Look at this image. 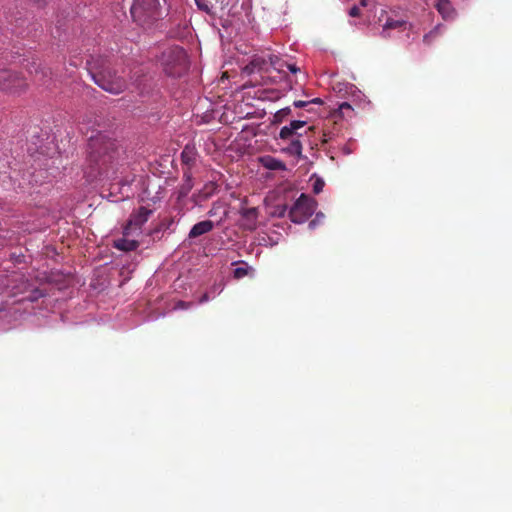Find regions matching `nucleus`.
Segmentation results:
<instances>
[{"instance_id": "2eb2a0df", "label": "nucleus", "mask_w": 512, "mask_h": 512, "mask_svg": "<svg viewBox=\"0 0 512 512\" xmlns=\"http://www.w3.org/2000/svg\"><path fill=\"white\" fill-rule=\"evenodd\" d=\"M406 25H407V22L404 20H395L392 18H388L382 26V31H381L380 35L382 38L387 39L390 37V30L400 29V28L405 29Z\"/></svg>"}, {"instance_id": "5701e85b", "label": "nucleus", "mask_w": 512, "mask_h": 512, "mask_svg": "<svg viewBox=\"0 0 512 512\" xmlns=\"http://www.w3.org/2000/svg\"><path fill=\"white\" fill-rule=\"evenodd\" d=\"M324 185V181L321 178H317L313 183V192L319 194L323 190Z\"/></svg>"}, {"instance_id": "ddd939ff", "label": "nucleus", "mask_w": 512, "mask_h": 512, "mask_svg": "<svg viewBox=\"0 0 512 512\" xmlns=\"http://www.w3.org/2000/svg\"><path fill=\"white\" fill-rule=\"evenodd\" d=\"M435 8L444 20L454 19L456 12L449 0H437Z\"/></svg>"}, {"instance_id": "6ab92c4d", "label": "nucleus", "mask_w": 512, "mask_h": 512, "mask_svg": "<svg viewBox=\"0 0 512 512\" xmlns=\"http://www.w3.org/2000/svg\"><path fill=\"white\" fill-rule=\"evenodd\" d=\"M440 28L441 26L437 25L429 33L425 34L423 42L427 45H431L432 42L441 34Z\"/></svg>"}, {"instance_id": "1a4fd4ad", "label": "nucleus", "mask_w": 512, "mask_h": 512, "mask_svg": "<svg viewBox=\"0 0 512 512\" xmlns=\"http://www.w3.org/2000/svg\"><path fill=\"white\" fill-rule=\"evenodd\" d=\"M182 171L183 173L187 170L193 172L198 159V152L194 146L186 145L180 155Z\"/></svg>"}, {"instance_id": "39448f33", "label": "nucleus", "mask_w": 512, "mask_h": 512, "mask_svg": "<svg viewBox=\"0 0 512 512\" xmlns=\"http://www.w3.org/2000/svg\"><path fill=\"white\" fill-rule=\"evenodd\" d=\"M158 0H134L130 12L133 20L145 25L158 17Z\"/></svg>"}, {"instance_id": "f257e3e1", "label": "nucleus", "mask_w": 512, "mask_h": 512, "mask_svg": "<svg viewBox=\"0 0 512 512\" xmlns=\"http://www.w3.org/2000/svg\"><path fill=\"white\" fill-rule=\"evenodd\" d=\"M119 156V149L114 140L97 131L88 137V162L91 167L90 176L97 177L109 172L112 164Z\"/></svg>"}, {"instance_id": "0eeeda50", "label": "nucleus", "mask_w": 512, "mask_h": 512, "mask_svg": "<svg viewBox=\"0 0 512 512\" xmlns=\"http://www.w3.org/2000/svg\"><path fill=\"white\" fill-rule=\"evenodd\" d=\"M26 70L36 85L45 88H49L51 86L53 78L50 68L42 66L41 63L33 60L26 65Z\"/></svg>"}, {"instance_id": "2f4dec72", "label": "nucleus", "mask_w": 512, "mask_h": 512, "mask_svg": "<svg viewBox=\"0 0 512 512\" xmlns=\"http://www.w3.org/2000/svg\"><path fill=\"white\" fill-rule=\"evenodd\" d=\"M80 130L85 133V134H88V131H89V127L87 124H85L84 122L81 123V127H80Z\"/></svg>"}, {"instance_id": "ea45409f", "label": "nucleus", "mask_w": 512, "mask_h": 512, "mask_svg": "<svg viewBox=\"0 0 512 512\" xmlns=\"http://www.w3.org/2000/svg\"><path fill=\"white\" fill-rule=\"evenodd\" d=\"M5 243H0V248L4 247Z\"/></svg>"}, {"instance_id": "4be33fe9", "label": "nucleus", "mask_w": 512, "mask_h": 512, "mask_svg": "<svg viewBox=\"0 0 512 512\" xmlns=\"http://www.w3.org/2000/svg\"><path fill=\"white\" fill-rule=\"evenodd\" d=\"M288 212H289L288 206L286 204H284V205L275 206L272 214L276 217L283 218L286 216V214H288Z\"/></svg>"}, {"instance_id": "393cba45", "label": "nucleus", "mask_w": 512, "mask_h": 512, "mask_svg": "<svg viewBox=\"0 0 512 512\" xmlns=\"http://www.w3.org/2000/svg\"><path fill=\"white\" fill-rule=\"evenodd\" d=\"M234 277L236 279H241L243 277H245L247 274H248V271L246 268L244 267H237L235 270H234Z\"/></svg>"}, {"instance_id": "473e14b6", "label": "nucleus", "mask_w": 512, "mask_h": 512, "mask_svg": "<svg viewBox=\"0 0 512 512\" xmlns=\"http://www.w3.org/2000/svg\"><path fill=\"white\" fill-rule=\"evenodd\" d=\"M208 300H209V295H208V293H204V294L201 296V298L199 299V302H200V303H205V302H207Z\"/></svg>"}, {"instance_id": "7c9ffc66", "label": "nucleus", "mask_w": 512, "mask_h": 512, "mask_svg": "<svg viewBox=\"0 0 512 512\" xmlns=\"http://www.w3.org/2000/svg\"><path fill=\"white\" fill-rule=\"evenodd\" d=\"M287 68H288L292 73H296V72H298V71H299V68H298V67H296V65H295V64H288V65H287Z\"/></svg>"}, {"instance_id": "423d86ee", "label": "nucleus", "mask_w": 512, "mask_h": 512, "mask_svg": "<svg viewBox=\"0 0 512 512\" xmlns=\"http://www.w3.org/2000/svg\"><path fill=\"white\" fill-rule=\"evenodd\" d=\"M28 88L26 78L19 72L0 68V90L20 94Z\"/></svg>"}, {"instance_id": "72a5a7b5", "label": "nucleus", "mask_w": 512, "mask_h": 512, "mask_svg": "<svg viewBox=\"0 0 512 512\" xmlns=\"http://www.w3.org/2000/svg\"><path fill=\"white\" fill-rule=\"evenodd\" d=\"M309 102H311V104H318V105L323 104V100L321 98H314V99L310 100Z\"/></svg>"}, {"instance_id": "4468645a", "label": "nucleus", "mask_w": 512, "mask_h": 512, "mask_svg": "<svg viewBox=\"0 0 512 512\" xmlns=\"http://www.w3.org/2000/svg\"><path fill=\"white\" fill-rule=\"evenodd\" d=\"M113 246L120 251L131 252L139 247V242L137 240L128 239L127 236L123 234L122 238L114 240Z\"/></svg>"}, {"instance_id": "7ed1b4c3", "label": "nucleus", "mask_w": 512, "mask_h": 512, "mask_svg": "<svg viewBox=\"0 0 512 512\" xmlns=\"http://www.w3.org/2000/svg\"><path fill=\"white\" fill-rule=\"evenodd\" d=\"M159 62L164 73L170 77H181L188 70L187 55L179 46L165 48L159 57Z\"/></svg>"}, {"instance_id": "9b49d317", "label": "nucleus", "mask_w": 512, "mask_h": 512, "mask_svg": "<svg viewBox=\"0 0 512 512\" xmlns=\"http://www.w3.org/2000/svg\"><path fill=\"white\" fill-rule=\"evenodd\" d=\"M305 124H306V122L302 121V120L291 121L289 125L281 128V130L279 132V138L281 140H287V141L295 139L297 137V135H299L297 133V131L300 128L304 127Z\"/></svg>"}, {"instance_id": "6e6552de", "label": "nucleus", "mask_w": 512, "mask_h": 512, "mask_svg": "<svg viewBox=\"0 0 512 512\" xmlns=\"http://www.w3.org/2000/svg\"><path fill=\"white\" fill-rule=\"evenodd\" d=\"M152 214L153 210L144 206L134 210L131 213L127 224L124 226L123 234L125 236H129L133 231L140 230L142 226L149 220Z\"/></svg>"}, {"instance_id": "c756f323", "label": "nucleus", "mask_w": 512, "mask_h": 512, "mask_svg": "<svg viewBox=\"0 0 512 512\" xmlns=\"http://www.w3.org/2000/svg\"><path fill=\"white\" fill-rule=\"evenodd\" d=\"M189 306H190V303H187L184 301H179L176 305V308L187 309Z\"/></svg>"}, {"instance_id": "f3484780", "label": "nucleus", "mask_w": 512, "mask_h": 512, "mask_svg": "<svg viewBox=\"0 0 512 512\" xmlns=\"http://www.w3.org/2000/svg\"><path fill=\"white\" fill-rule=\"evenodd\" d=\"M299 137H300V135H297V137L295 139L288 140L289 143L286 147H284L282 149L283 152H285L291 156L301 157L303 147H302L301 141L299 140Z\"/></svg>"}, {"instance_id": "c9c22d12", "label": "nucleus", "mask_w": 512, "mask_h": 512, "mask_svg": "<svg viewBox=\"0 0 512 512\" xmlns=\"http://www.w3.org/2000/svg\"><path fill=\"white\" fill-rule=\"evenodd\" d=\"M34 293L36 294V295L34 296V299H37L38 297H42V296H44V294H43L41 291H39V290H35V292H34Z\"/></svg>"}, {"instance_id": "b1692460", "label": "nucleus", "mask_w": 512, "mask_h": 512, "mask_svg": "<svg viewBox=\"0 0 512 512\" xmlns=\"http://www.w3.org/2000/svg\"><path fill=\"white\" fill-rule=\"evenodd\" d=\"M222 208L221 204H219L218 202H215L212 204V207L210 208V210L208 211V216L210 217H215L218 215V212L219 210Z\"/></svg>"}, {"instance_id": "4c0bfd02", "label": "nucleus", "mask_w": 512, "mask_h": 512, "mask_svg": "<svg viewBox=\"0 0 512 512\" xmlns=\"http://www.w3.org/2000/svg\"><path fill=\"white\" fill-rule=\"evenodd\" d=\"M227 216V212H224V215L222 217H220L219 221H218V225L222 223V221L226 218Z\"/></svg>"}, {"instance_id": "aec40b11", "label": "nucleus", "mask_w": 512, "mask_h": 512, "mask_svg": "<svg viewBox=\"0 0 512 512\" xmlns=\"http://www.w3.org/2000/svg\"><path fill=\"white\" fill-rule=\"evenodd\" d=\"M195 3L199 10H201L207 14L213 13L212 12L213 6L210 5V2L208 0H195Z\"/></svg>"}, {"instance_id": "58836bf2", "label": "nucleus", "mask_w": 512, "mask_h": 512, "mask_svg": "<svg viewBox=\"0 0 512 512\" xmlns=\"http://www.w3.org/2000/svg\"><path fill=\"white\" fill-rule=\"evenodd\" d=\"M314 225H315V221H311L309 224L310 227H314Z\"/></svg>"}, {"instance_id": "a878e982", "label": "nucleus", "mask_w": 512, "mask_h": 512, "mask_svg": "<svg viewBox=\"0 0 512 512\" xmlns=\"http://www.w3.org/2000/svg\"><path fill=\"white\" fill-rule=\"evenodd\" d=\"M339 110L343 115H345L347 112L353 111L351 105L348 102H343L342 104H340Z\"/></svg>"}, {"instance_id": "f704fd0d", "label": "nucleus", "mask_w": 512, "mask_h": 512, "mask_svg": "<svg viewBox=\"0 0 512 512\" xmlns=\"http://www.w3.org/2000/svg\"><path fill=\"white\" fill-rule=\"evenodd\" d=\"M216 2L219 3L222 8L228 4V0H216Z\"/></svg>"}, {"instance_id": "cd10ccee", "label": "nucleus", "mask_w": 512, "mask_h": 512, "mask_svg": "<svg viewBox=\"0 0 512 512\" xmlns=\"http://www.w3.org/2000/svg\"><path fill=\"white\" fill-rule=\"evenodd\" d=\"M310 104H311V102H309V101H302V100H297V101L293 102V105L296 108H305V107H307Z\"/></svg>"}, {"instance_id": "412c9836", "label": "nucleus", "mask_w": 512, "mask_h": 512, "mask_svg": "<svg viewBox=\"0 0 512 512\" xmlns=\"http://www.w3.org/2000/svg\"><path fill=\"white\" fill-rule=\"evenodd\" d=\"M291 113L290 107H285L277 111L274 115L275 122H282Z\"/></svg>"}, {"instance_id": "bb28decb", "label": "nucleus", "mask_w": 512, "mask_h": 512, "mask_svg": "<svg viewBox=\"0 0 512 512\" xmlns=\"http://www.w3.org/2000/svg\"><path fill=\"white\" fill-rule=\"evenodd\" d=\"M217 188V185L213 182H210L205 186V189H209V191L205 194V198L209 197Z\"/></svg>"}, {"instance_id": "dca6fc26", "label": "nucleus", "mask_w": 512, "mask_h": 512, "mask_svg": "<svg viewBox=\"0 0 512 512\" xmlns=\"http://www.w3.org/2000/svg\"><path fill=\"white\" fill-rule=\"evenodd\" d=\"M260 163L263 167H265L268 170L273 171H284L286 170V164L272 156H264L260 158Z\"/></svg>"}, {"instance_id": "20e7f679", "label": "nucleus", "mask_w": 512, "mask_h": 512, "mask_svg": "<svg viewBox=\"0 0 512 512\" xmlns=\"http://www.w3.org/2000/svg\"><path fill=\"white\" fill-rule=\"evenodd\" d=\"M317 208V201L302 193L289 209L288 217L293 223L301 224L310 218Z\"/></svg>"}, {"instance_id": "c85d7f7f", "label": "nucleus", "mask_w": 512, "mask_h": 512, "mask_svg": "<svg viewBox=\"0 0 512 512\" xmlns=\"http://www.w3.org/2000/svg\"><path fill=\"white\" fill-rule=\"evenodd\" d=\"M360 15H361V11H360L359 7H357V6H353L349 10V16H351V17H359Z\"/></svg>"}, {"instance_id": "e433bc0d", "label": "nucleus", "mask_w": 512, "mask_h": 512, "mask_svg": "<svg viewBox=\"0 0 512 512\" xmlns=\"http://www.w3.org/2000/svg\"><path fill=\"white\" fill-rule=\"evenodd\" d=\"M360 5L362 7H366L368 5V0H360Z\"/></svg>"}, {"instance_id": "a211bd4d", "label": "nucleus", "mask_w": 512, "mask_h": 512, "mask_svg": "<svg viewBox=\"0 0 512 512\" xmlns=\"http://www.w3.org/2000/svg\"><path fill=\"white\" fill-rule=\"evenodd\" d=\"M194 186L193 183V172L187 170L183 173V183L179 189V196L185 197L189 194Z\"/></svg>"}, {"instance_id": "f03ea898", "label": "nucleus", "mask_w": 512, "mask_h": 512, "mask_svg": "<svg viewBox=\"0 0 512 512\" xmlns=\"http://www.w3.org/2000/svg\"><path fill=\"white\" fill-rule=\"evenodd\" d=\"M86 64L93 81L103 90L112 94H120L126 90V80L116 74L107 57L91 56Z\"/></svg>"}, {"instance_id": "9d476101", "label": "nucleus", "mask_w": 512, "mask_h": 512, "mask_svg": "<svg viewBox=\"0 0 512 512\" xmlns=\"http://www.w3.org/2000/svg\"><path fill=\"white\" fill-rule=\"evenodd\" d=\"M242 217V228L244 230L253 231L257 228L258 209L255 207L244 208L240 211Z\"/></svg>"}, {"instance_id": "f8f14e48", "label": "nucleus", "mask_w": 512, "mask_h": 512, "mask_svg": "<svg viewBox=\"0 0 512 512\" xmlns=\"http://www.w3.org/2000/svg\"><path fill=\"white\" fill-rule=\"evenodd\" d=\"M214 227H215V224L211 220L200 221V222L196 223L195 225H193V227L190 229L188 237L190 239L197 238L201 235L211 232L214 229Z\"/></svg>"}]
</instances>
